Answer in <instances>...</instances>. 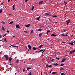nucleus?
<instances>
[{
	"label": "nucleus",
	"mask_w": 75,
	"mask_h": 75,
	"mask_svg": "<svg viewBox=\"0 0 75 75\" xmlns=\"http://www.w3.org/2000/svg\"><path fill=\"white\" fill-rule=\"evenodd\" d=\"M74 52H75V49H74L73 50H71V51H70V54H71V55H72V54H73V53H74Z\"/></svg>",
	"instance_id": "obj_1"
},
{
	"label": "nucleus",
	"mask_w": 75,
	"mask_h": 75,
	"mask_svg": "<svg viewBox=\"0 0 75 75\" xmlns=\"http://www.w3.org/2000/svg\"><path fill=\"white\" fill-rule=\"evenodd\" d=\"M4 57L6 58V60H8V58H9L8 57V56H7V55H6V54L5 55H4Z\"/></svg>",
	"instance_id": "obj_2"
},
{
	"label": "nucleus",
	"mask_w": 75,
	"mask_h": 75,
	"mask_svg": "<svg viewBox=\"0 0 75 75\" xmlns=\"http://www.w3.org/2000/svg\"><path fill=\"white\" fill-rule=\"evenodd\" d=\"M46 67H49V68H51L52 67V66H51L50 65L49 66L48 64H47Z\"/></svg>",
	"instance_id": "obj_3"
},
{
	"label": "nucleus",
	"mask_w": 75,
	"mask_h": 75,
	"mask_svg": "<svg viewBox=\"0 0 75 75\" xmlns=\"http://www.w3.org/2000/svg\"><path fill=\"white\" fill-rule=\"evenodd\" d=\"M43 1H39L38 2L39 3V5H41V4H42V2H43Z\"/></svg>",
	"instance_id": "obj_4"
},
{
	"label": "nucleus",
	"mask_w": 75,
	"mask_h": 75,
	"mask_svg": "<svg viewBox=\"0 0 75 75\" xmlns=\"http://www.w3.org/2000/svg\"><path fill=\"white\" fill-rule=\"evenodd\" d=\"M66 61V59L64 58V59H62V60L61 61V62H65Z\"/></svg>",
	"instance_id": "obj_5"
},
{
	"label": "nucleus",
	"mask_w": 75,
	"mask_h": 75,
	"mask_svg": "<svg viewBox=\"0 0 75 75\" xmlns=\"http://www.w3.org/2000/svg\"><path fill=\"white\" fill-rule=\"evenodd\" d=\"M70 22H71V21L69 20H68L67 23V25H68V24H69Z\"/></svg>",
	"instance_id": "obj_6"
},
{
	"label": "nucleus",
	"mask_w": 75,
	"mask_h": 75,
	"mask_svg": "<svg viewBox=\"0 0 75 75\" xmlns=\"http://www.w3.org/2000/svg\"><path fill=\"white\" fill-rule=\"evenodd\" d=\"M16 28H20V27L19 26V25H17L16 24Z\"/></svg>",
	"instance_id": "obj_7"
},
{
	"label": "nucleus",
	"mask_w": 75,
	"mask_h": 75,
	"mask_svg": "<svg viewBox=\"0 0 75 75\" xmlns=\"http://www.w3.org/2000/svg\"><path fill=\"white\" fill-rule=\"evenodd\" d=\"M28 46L29 50H31V46L30 45H28Z\"/></svg>",
	"instance_id": "obj_8"
},
{
	"label": "nucleus",
	"mask_w": 75,
	"mask_h": 75,
	"mask_svg": "<svg viewBox=\"0 0 75 75\" xmlns=\"http://www.w3.org/2000/svg\"><path fill=\"white\" fill-rule=\"evenodd\" d=\"M25 26L26 27H30V24L28 25H25Z\"/></svg>",
	"instance_id": "obj_9"
},
{
	"label": "nucleus",
	"mask_w": 75,
	"mask_h": 75,
	"mask_svg": "<svg viewBox=\"0 0 75 75\" xmlns=\"http://www.w3.org/2000/svg\"><path fill=\"white\" fill-rule=\"evenodd\" d=\"M42 51H43L42 52V54H43V53L44 52V51H45V50H41L39 51V52H41Z\"/></svg>",
	"instance_id": "obj_10"
},
{
	"label": "nucleus",
	"mask_w": 75,
	"mask_h": 75,
	"mask_svg": "<svg viewBox=\"0 0 75 75\" xmlns=\"http://www.w3.org/2000/svg\"><path fill=\"white\" fill-rule=\"evenodd\" d=\"M1 29L3 31H5V29H4V27L3 26H2Z\"/></svg>",
	"instance_id": "obj_11"
},
{
	"label": "nucleus",
	"mask_w": 75,
	"mask_h": 75,
	"mask_svg": "<svg viewBox=\"0 0 75 75\" xmlns=\"http://www.w3.org/2000/svg\"><path fill=\"white\" fill-rule=\"evenodd\" d=\"M42 29H38L37 31H42Z\"/></svg>",
	"instance_id": "obj_12"
},
{
	"label": "nucleus",
	"mask_w": 75,
	"mask_h": 75,
	"mask_svg": "<svg viewBox=\"0 0 75 75\" xmlns=\"http://www.w3.org/2000/svg\"><path fill=\"white\" fill-rule=\"evenodd\" d=\"M52 74H53V75H54V74H57V72H52Z\"/></svg>",
	"instance_id": "obj_13"
},
{
	"label": "nucleus",
	"mask_w": 75,
	"mask_h": 75,
	"mask_svg": "<svg viewBox=\"0 0 75 75\" xmlns=\"http://www.w3.org/2000/svg\"><path fill=\"white\" fill-rule=\"evenodd\" d=\"M54 65H55V66H57V65H59L58 64H57V63H56L55 64H53Z\"/></svg>",
	"instance_id": "obj_14"
},
{
	"label": "nucleus",
	"mask_w": 75,
	"mask_h": 75,
	"mask_svg": "<svg viewBox=\"0 0 75 75\" xmlns=\"http://www.w3.org/2000/svg\"><path fill=\"white\" fill-rule=\"evenodd\" d=\"M46 16H50V14L48 13H46Z\"/></svg>",
	"instance_id": "obj_15"
},
{
	"label": "nucleus",
	"mask_w": 75,
	"mask_h": 75,
	"mask_svg": "<svg viewBox=\"0 0 75 75\" xmlns=\"http://www.w3.org/2000/svg\"><path fill=\"white\" fill-rule=\"evenodd\" d=\"M42 46H43V45H41L39 46V48H41V47H42Z\"/></svg>",
	"instance_id": "obj_16"
},
{
	"label": "nucleus",
	"mask_w": 75,
	"mask_h": 75,
	"mask_svg": "<svg viewBox=\"0 0 75 75\" xmlns=\"http://www.w3.org/2000/svg\"><path fill=\"white\" fill-rule=\"evenodd\" d=\"M3 40H4V41H6V42H7V40H6V38H3Z\"/></svg>",
	"instance_id": "obj_17"
},
{
	"label": "nucleus",
	"mask_w": 75,
	"mask_h": 75,
	"mask_svg": "<svg viewBox=\"0 0 75 75\" xmlns=\"http://www.w3.org/2000/svg\"><path fill=\"white\" fill-rule=\"evenodd\" d=\"M13 23H14V22L12 21L11 22H10L9 23V24H13Z\"/></svg>",
	"instance_id": "obj_18"
},
{
	"label": "nucleus",
	"mask_w": 75,
	"mask_h": 75,
	"mask_svg": "<svg viewBox=\"0 0 75 75\" xmlns=\"http://www.w3.org/2000/svg\"><path fill=\"white\" fill-rule=\"evenodd\" d=\"M14 7H15V5H13V10H15V8H14Z\"/></svg>",
	"instance_id": "obj_19"
},
{
	"label": "nucleus",
	"mask_w": 75,
	"mask_h": 75,
	"mask_svg": "<svg viewBox=\"0 0 75 75\" xmlns=\"http://www.w3.org/2000/svg\"><path fill=\"white\" fill-rule=\"evenodd\" d=\"M11 60H12V58H11V57H10L9 61H11Z\"/></svg>",
	"instance_id": "obj_20"
},
{
	"label": "nucleus",
	"mask_w": 75,
	"mask_h": 75,
	"mask_svg": "<svg viewBox=\"0 0 75 75\" xmlns=\"http://www.w3.org/2000/svg\"><path fill=\"white\" fill-rule=\"evenodd\" d=\"M69 44H70L71 45H74V43L73 42L72 43H69Z\"/></svg>",
	"instance_id": "obj_21"
},
{
	"label": "nucleus",
	"mask_w": 75,
	"mask_h": 75,
	"mask_svg": "<svg viewBox=\"0 0 75 75\" xmlns=\"http://www.w3.org/2000/svg\"><path fill=\"white\" fill-rule=\"evenodd\" d=\"M49 32H50V30H48L47 31V33H46L47 34H48Z\"/></svg>",
	"instance_id": "obj_22"
},
{
	"label": "nucleus",
	"mask_w": 75,
	"mask_h": 75,
	"mask_svg": "<svg viewBox=\"0 0 75 75\" xmlns=\"http://www.w3.org/2000/svg\"><path fill=\"white\" fill-rule=\"evenodd\" d=\"M56 35H57L54 34H52L51 35V36H55Z\"/></svg>",
	"instance_id": "obj_23"
},
{
	"label": "nucleus",
	"mask_w": 75,
	"mask_h": 75,
	"mask_svg": "<svg viewBox=\"0 0 75 75\" xmlns=\"http://www.w3.org/2000/svg\"><path fill=\"white\" fill-rule=\"evenodd\" d=\"M40 18V17H39L38 18H37L36 19V20H38Z\"/></svg>",
	"instance_id": "obj_24"
},
{
	"label": "nucleus",
	"mask_w": 75,
	"mask_h": 75,
	"mask_svg": "<svg viewBox=\"0 0 75 75\" xmlns=\"http://www.w3.org/2000/svg\"><path fill=\"white\" fill-rule=\"evenodd\" d=\"M64 65H65L64 64H61L60 66H59H59H64Z\"/></svg>",
	"instance_id": "obj_25"
},
{
	"label": "nucleus",
	"mask_w": 75,
	"mask_h": 75,
	"mask_svg": "<svg viewBox=\"0 0 75 75\" xmlns=\"http://www.w3.org/2000/svg\"><path fill=\"white\" fill-rule=\"evenodd\" d=\"M34 6H32V8H31V10H33L34 9Z\"/></svg>",
	"instance_id": "obj_26"
},
{
	"label": "nucleus",
	"mask_w": 75,
	"mask_h": 75,
	"mask_svg": "<svg viewBox=\"0 0 75 75\" xmlns=\"http://www.w3.org/2000/svg\"><path fill=\"white\" fill-rule=\"evenodd\" d=\"M17 47V48H18V46H15V45H13V48H15V47Z\"/></svg>",
	"instance_id": "obj_27"
},
{
	"label": "nucleus",
	"mask_w": 75,
	"mask_h": 75,
	"mask_svg": "<svg viewBox=\"0 0 75 75\" xmlns=\"http://www.w3.org/2000/svg\"><path fill=\"white\" fill-rule=\"evenodd\" d=\"M7 34L6 33L3 36V37H5V36H6V35H7Z\"/></svg>",
	"instance_id": "obj_28"
},
{
	"label": "nucleus",
	"mask_w": 75,
	"mask_h": 75,
	"mask_svg": "<svg viewBox=\"0 0 75 75\" xmlns=\"http://www.w3.org/2000/svg\"><path fill=\"white\" fill-rule=\"evenodd\" d=\"M64 68H60V71H61V70H64Z\"/></svg>",
	"instance_id": "obj_29"
},
{
	"label": "nucleus",
	"mask_w": 75,
	"mask_h": 75,
	"mask_svg": "<svg viewBox=\"0 0 75 75\" xmlns=\"http://www.w3.org/2000/svg\"><path fill=\"white\" fill-rule=\"evenodd\" d=\"M61 75H65V74L63 73H62L61 74Z\"/></svg>",
	"instance_id": "obj_30"
},
{
	"label": "nucleus",
	"mask_w": 75,
	"mask_h": 75,
	"mask_svg": "<svg viewBox=\"0 0 75 75\" xmlns=\"http://www.w3.org/2000/svg\"><path fill=\"white\" fill-rule=\"evenodd\" d=\"M33 49L34 50H36V48H35V47H33Z\"/></svg>",
	"instance_id": "obj_31"
},
{
	"label": "nucleus",
	"mask_w": 75,
	"mask_h": 75,
	"mask_svg": "<svg viewBox=\"0 0 75 75\" xmlns=\"http://www.w3.org/2000/svg\"><path fill=\"white\" fill-rule=\"evenodd\" d=\"M42 35V33H40L39 34V37H41V36Z\"/></svg>",
	"instance_id": "obj_32"
},
{
	"label": "nucleus",
	"mask_w": 75,
	"mask_h": 75,
	"mask_svg": "<svg viewBox=\"0 0 75 75\" xmlns=\"http://www.w3.org/2000/svg\"><path fill=\"white\" fill-rule=\"evenodd\" d=\"M2 13V9H1L0 10V13Z\"/></svg>",
	"instance_id": "obj_33"
},
{
	"label": "nucleus",
	"mask_w": 75,
	"mask_h": 75,
	"mask_svg": "<svg viewBox=\"0 0 75 75\" xmlns=\"http://www.w3.org/2000/svg\"><path fill=\"white\" fill-rule=\"evenodd\" d=\"M31 69L29 67H28L27 68V70H28L29 69Z\"/></svg>",
	"instance_id": "obj_34"
},
{
	"label": "nucleus",
	"mask_w": 75,
	"mask_h": 75,
	"mask_svg": "<svg viewBox=\"0 0 75 75\" xmlns=\"http://www.w3.org/2000/svg\"><path fill=\"white\" fill-rule=\"evenodd\" d=\"M16 62H17V63H18V62H19V60H17Z\"/></svg>",
	"instance_id": "obj_35"
},
{
	"label": "nucleus",
	"mask_w": 75,
	"mask_h": 75,
	"mask_svg": "<svg viewBox=\"0 0 75 75\" xmlns=\"http://www.w3.org/2000/svg\"><path fill=\"white\" fill-rule=\"evenodd\" d=\"M32 33H33V30H32L31 31V32L30 33V34H32Z\"/></svg>",
	"instance_id": "obj_36"
},
{
	"label": "nucleus",
	"mask_w": 75,
	"mask_h": 75,
	"mask_svg": "<svg viewBox=\"0 0 75 75\" xmlns=\"http://www.w3.org/2000/svg\"><path fill=\"white\" fill-rule=\"evenodd\" d=\"M56 59H57L58 60H59V58L58 57H56Z\"/></svg>",
	"instance_id": "obj_37"
},
{
	"label": "nucleus",
	"mask_w": 75,
	"mask_h": 75,
	"mask_svg": "<svg viewBox=\"0 0 75 75\" xmlns=\"http://www.w3.org/2000/svg\"><path fill=\"white\" fill-rule=\"evenodd\" d=\"M28 75H31V72H30L29 74H28Z\"/></svg>",
	"instance_id": "obj_38"
},
{
	"label": "nucleus",
	"mask_w": 75,
	"mask_h": 75,
	"mask_svg": "<svg viewBox=\"0 0 75 75\" xmlns=\"http://www.w3.org/2000/svg\"><path fill=\"white\" fill-rule=\"evenodd\" d=\"M2 23H3V24H5V22H4L3 21H2Z\"/></svg>",
	"instance_id": "obj_39"
},
{
	"label": "nucleus",
	"mask_w": 75,
	"mask_h": 75,
	"mask_svg": "<svg viewBox=\"0 0 75 75\" xmlns=\"http://www.w3.org/2000/svg\"><path fill=\"white\" fill-rule=\"evenodd\" d=\"M25 70V69H24L23 70V72H24Z\"/></svg>",
	"instance_id": "obj_40"
},
{
	"label": "nucleus",
	"mask_w": 75,
	"mask_h": 75,
	"mask_svg": "<svg viewBox=\"0 0 75 75\" xmlns=\"http://www.w3.org/2000/svg\"><path fill=\"white\" fill-rule=\"evenodd\" d=\"M6 32L7 33H10V31L9 30H7Z\"/></svg>",
	"instance_id": "obj_41"
},
{
	"label": "nucleus",
	"mask_w": 75,
	"mask_h": 75,
	"mask_svg": "<svg viewBox=\"0 0 75 75\" xmlns=\"http://www.w3.org/2000/svg\"><path fill=\"white\" fill-rule=\"evenodd\" d=\"M3 37V36L1 35H0V38H1Z\"/></svg>",
	"instance_id": "obj_42"
},
{
	"label": "nucleus",
	"mask_w": 75,
	"mask_h": 75,
	"mask_svg": "<svg viewBox=\"0 0 75 75\" xmlns=\"http://www.w3.org/2000/svg\"><path fill=\"white\" fill-rule=\"evenodd\" d=\"M62 35H63V36H65V35H64V34H62Z\"/></svg>",
	"instance_id": "obj_43"
},
{
	"label": "nucleus",
	"mask_w": 75,
	"mask_h": 75,
	"mask_svg": "<svg viewBox=\"0 0 75 75\" xmlns=\"http://www.w3.org/2000/svg\"><path fill=\"white\" fill-rule=\"evenodd\" d=\"M52 70H51V71H50L49 74H51V72H52Z\"/></svg>",
	"instance_id": "obj_44"
},
{
	"label": "nucleus",
	"mask_w": 75,
	"mask_h": 75,
	"mask_svg": "<svg viewBox=\"0 0 75 75\" xmlns=\"http://www.w3.org/2000/svg\"><path fill=\"white\" fill-rule=\"evenodd\" d=\"M53 17H57V16H53Z\"/></svg>",
	"instance_id": "obj_45"
},
{
	"label": "nucleus",
	"mask_w": 75,
	"mask_h": 75,
	"mask_svg": "<svg viewBox=\"0 0 75 75\" xmlns=\"http://www.w3.org/2000/svg\"><path fill=\"white\" fill-rule=\"evenodd\" d=\"M68 33H67V34H66V36H68Z\"/></svg>",
	"instance_id": "obj_46"
},
{
	"label": "nucleus",
	"mask_w": 75,
	"mask_h": 75,
	"mask_svg": "<svg viewBox=\"0 0 75 75\" xmlns=\"http://www.w3.org/2000/svg\"><path fill=\"white\" fill-rule=\"evenodd\" d=\"M25 2L26 3L27 1H28V0H25Z\"/></svg>",
	"instance_id": "obj_47"
},
{
	"label": "nucleus",
	"mask_w": 75,
	"mask_h": 75,
	"mask_svg": "<svg viewBox=\"0 0 75 75\" xmlns=\"http://www.w3.org/2000/svg\"><path fill=\"white\" fill-rule=\"evenodd\" d=\"M64 3H67V2H66L65 1H64Z\"/></svg>",
	"instance_id": "obj_48"
},
{
	"label": "nucleus",
	"mask_w": 75,
	"mask_h": 75,
	"mask_svg": "<svg viewBox=\"0 0 75 75\" xmlns=\"http://www.w3.org/2000/svg\"><path fill=\"white\" fill-rule=\"evenodd\" d=\"M42 72H41V75H42Z\"/></svg>",
	"instance_id": "obj_49"
},
{
	"label": "nucleus",
	"mask_w": 75,
	"mask_h": 75,
	"mask_svg": "<svg viewBox=\"0 0 75 75\" xmlns=\"http://www.w3.org/2000/svg\"><path fill=\"white\" fill-rule=\"evenodd\" d=\"M10 45L12 47H13V46H14V45Z\"/></svg>",
	"instance_id": "obj_50"
},
{
	"label": "nucleus",
	"mask_w": 75,
	"mask_h": 75,
	"mask_svg": "<svg viewBox=\"0 0 75 75\" xmlns=\"http://www.w3.org/2000/svg\"><path fill=\"white\" fill-rule=\"evenodd\" d=\"M10 1V0H8V2H9V1Z\"/></svg>",
	"instance_id": "obj_51"
},
{
	"label": "nucleus",
	"mask_w": 75,
	"mask_h": 75,
	"mask_svg": "<svg viewBox=\"0 0 75 75\" xmlns=\"http://www.w3.org/2000/svg\"><path fill=\"white\" fill-rule=\"evenodd\" d=\"M24 33H27V32L24 31Z\"/></svg>",
	"instance_id": "obj_52"
},
{
	"label": "nucleus",
	"mask_w": 75,
	"mask_h": 75,
	"mask_svg": "<svg viewBox=\"0 0 75 75\" xmlns=\"http://www.w3.org/2000/svg\"><path fill=\"white\" fill-rule=\"evenodd\" d=\"M73 42H74V43H75V40Z\"/></svg>",
	"instance_id": "obj_53"
},
{
	"label": "nucleus",
	"mask_w": 75,
	"mask_h": 75,
	"mask_svg": "<svg viewBox=\"0 0 75 75\" xmlns=\"http://www.w3.org/2000/svg\"><path fill=\"white\" fill-rule=\"evenodd\" d=\"M1 41H2V42H4V41H2V40H1Z\"/></svg>",
	"instance_id": "obj_54"
},
{
	"label": "nucleus",
	"mask_w": 75,
	"mask_h": 75,
	"mask_svg": "<svg viewBox=\"0 0 75 75\" xmlns=\"http://www.w3.org/2000/svg\"><path fill=\"white\" fill-rule=\"evenodd\" d=\"M65 5H67V2H66V3H65Z\"/></svg>",
	"instance_id": "obj_55"
},
{
	"label": "nucleus",
	"mask_w": 75,
	"mask_h": 75,
	"mask_svg": "<svg viewBox=\"0 0 75 75\" xmlns=\"http://www.w3.org/2000/svg\"><path fill=\"white\" fill-rule=\"evenodd\" d=\"M3 3H1V5H3Z\"/></svg>",
	"instance_id": "obj_56"
},
{
	"label": "nucleus",
	"mask_w": 75,
	"mask_h": 75,
	"mask_svg": "<svg viewBox=\"0 0 75 75\" xmlns=\"http://www.w3.org/2000/svg\"><path fill=\"white\" fill-rule=\"evenodd\" d=\"M52 61H54V59H52Z\"/></svg>",
	"instance_id": "obj_57"
},
{
	"label": "nucleus",
	"mask_w": 75,
	"mask_h": 75,
	"mask_svg": "<svg viewBox=\"0 0 75 75\" xmlns=\"http://www.w3.org/2000/svg\"><path fill=\"white\" fill-rule=\"evenodd\" d=\"M2 40H4V39H3V38L2 39Z\"/></svg>",
	"instance_id": "obj_58"
},
{
	"label": "nucleus",
	"mask_w": 75,
	"mask_h": 75,
	"mask_svg": "<svg viewBox=\"0 0 75 75\" xmlns=\"http://www.w3.org/2000/svg\"><path fill=\"white\" fill-rule=\"evenodd\" d=\"M15 75H16V73H15Z\"/></svg>",
	"instance_id": "obj_59"
},
{
	"label": "nucleus",
	"mask_w": 75,
	"mask_h": 75,
	"mask_svg": "<svg viewBox=\"0 0 75 75\" xmlns=\"http://www.w3.org/2000/svg\"><path fill=\"white\" fill-rule=\"evenodd\" d=\"M55 23H57V22H55Z\"/></svg>",
	"instance_id": "obj_60"
},
{
	"label": "nucleus",
	"mask_w": 75,
	"mask_h": 75,
	"mask_svg": "<svg viewBox=\"0 0 75 75\" xmlns=\"http://www.w3.org/2000/svg\"><path fill=\"white\" fill-rule=\"evenodd\" d=\"M67 21H66V23H67Z\"/></svg>",
	"instance_id": "obj_61"
},
{
	"label": "nucleus",
	"mask_w": 75,
	"mask_h": 75,
	"mask_svg": "<svg viewBox=\"0 0 75 75\" xmlns=\"http://www.w3.org/2000/svg\"><path fill=\"white\" fill-rule=\"evenodd\" d=\"M10 65H11V64H10Z\"/></svg>",
	"instance_id": "obj_62"
},
{
	"label": "nucleus",
	"mask_w": 75,
	"mask_h": 75,
	"mask_svg": "<svg viewBox=\"0 0 75 75\" xmlns=\"http://www.w3.org/2000/svg\"><path fill=\"white\" fill-rule=\"evenodd\" d=\"M69 0L70 1H71V0Z\"/></svg>",
	"instance_id": "obj_63"
},
{
	"label": "nucleus",
	"mask_w": 75,
	"mask_h": 75,
	"mask_svg": "<svg viewBox=\"0 0 75 75\" xmlns=\"http://www.w3.org/2000/svg\"><path fill=\"white\" fill-rule=\"evenodd\" d=\"M36 52H38V51H36Z\"/></svg>",
	"instance_id": "obj_64"
}]
</instances>
